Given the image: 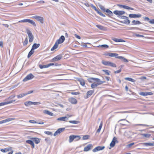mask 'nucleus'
I'll return each mask as SVG.
<instances>
[{"label": "nucleus", "mask_w": 154, "mask_h": 154, "mask_svg": "<svg viewBox=\"0 0 154 154\" xmlns=\"http://www.w3.org/2000/svg\"><path fill=\"white\" fill-rule=\"evenodd\" d=\"M88 81L90 82H92L93 81H95L97 82V83H93L91 85V87L92 88H94L97 86L98 85H101L105 82V81H100L99 79L94 78H90L88 79Z\"/></svg>", "instance_id": "f257e3e1"}, {"label": "nucleus", "mask_w": 154, "mask_h": 154, "mask_svg": "<svg viewBox=\"0 0 154 154\" xmlns=\"http://www.w3.org/2000/svg\"><path fill=\"white\" fill-rule=\"evenodd\" d=\"M119 18L121 19L124 20L123 21H120V22L121 23L128 24H130L131 21L128 20V17L125 16H121L119 17Z\"/></svg>", "instance_id": "f03ea898"}, {"label": "nucleus", "mask_w": 154, "mask_h": 154, "mask_svg": "<svg viewBox=\"0 0 154 154\" xmlns=\"http://www.w3.org/2000/svg\"><path fill=\"white\" fill-rule=\"evenodd\" d=\"M26 32L29 36V42H32L33 40L34 36L31 32L29 30L27 29L26 30Z\"/></svg>", "instance_id": "7ed1b4c3"}, {"label": "nucleus", "mask_w": 154, "mask_h": 154, "mask_svg": "<svg viewBox=\"0 0 154 154\" xmlns=\"http://www.w3.org/2000/svg\"><path fill=\"white\" fill-rule=\"evenodd\" d=\"M75 138L76 139V140H79L80 139V137L79 136L74 135H70L69 137V142L70 143L72 142Z\"/></svg>", "instance_id": "20e7f679"}, {"label": "nucleus", "mask_w": 154, "mask_h": 154, "mask_svg": "<svg viewBox=\"0 0 154 154\" xmlns=\"http://www.w3.org/2000/svg\"><path fill=\"white\" fill-rule=\"evenodd\" d=\"M34 77V76L32 73H30L25 77L23 80V81L26 82L29 80L32 79Z\"/></svg>", "instance_id": "39448f33"}, {"label": "nucleus", "mask_w": 154, "mask_h": 154, "mask_svg": "<svg viewBox=\"0 0 154 154\" xmlns=\"http://www.w3.org/2000/svg\"><path fill=\"white\" fill-rule=\"evenodd\" d=\"M32 18L36 19L37 20L39 21L42 23H43L44 18L42 17L38 16H33Z\"/></svg>", "instance_id": "423d86ee"}, {"label": "nucleus", "mask_w": 154, "mask_h": 154, "mask_svg": "<svg viewBox=\"0 0 154 154\" xmlns=\"http://www.w3.org/2000/svg\"><path fill=\"white\" fill-rule=\"evenodd\" d=\"M113 13L119 17V16H120V15L124 14L125 13V12L123 11L116 10L113 11Z\"/></svg>", "instance_id": "0eeeda50"}, {"label": "nucleus", "mask_w": 154, "mask_h": 154, "mask_svg": "<svg viewBox=\"0 0 154 154\" xmlns=\"http://www.w3.org/2000/svg\"><path fill=\"white\" fill-rule=\"evenodd\" d=\"M91 7L93 8L100 15L103 17H105V15L102 13L100 11L98 10L95 6L94 5L92 4L91 5Z\"/></svg>", "instance_id": "6e6552de"}, {"label": "nucleus", "mask_w": 154, "mask_h": 154, "mask_svg": "<svg viewBox=\"0 0 154 154\" xmlns=\"http://www.w3.org/2000/svg\"><path fill=\"white\" fill-rule=\"evenodd\" d=\"M140 95L143 96H145L148 95H152L153 94L150 92H141L139 93Z\"/></svg>", "instance_id": "1a4fd4ad"}, {"label": "nucleus", "mask_w": 154, "mask_h": 154, "mask_svg": "<svg viewBox=\"0 0 154 154\" xmlns=\"http://www.w3.org/2000/svg\"><path fill=\"white\" fill-rule=\"evenodd\" d=\"M64 40L65 37L64 36L62 35L56 41V43L58 45L59 44L62 43L64 41Z\"/></svg>", "instance_id": "9d476101"}, {"label": "nucleus", "mask_w": 154, "mask_h": 154, "mask_svg": "<svg viewBox=\"0 0 154 154\" xmlns=\"http://www.w3.org/2000/svg\"><path fill=\"white\" fill-rule=\"evenodd\" d=\"M116 142L118 143V141L117 140V138L116 137H115L113 138L112 141L110 144V147H114L115 145Z\"/></svg>", "instance_id": "9b49d317"}, {"label": "nucleus", "mask_w": 154, "mask_h": 154, "mask_svg": "<svg viewBox=\"0 0 154 154\" xmlns=\"http://www.w3.org/2000/svg\"><path fill=\"white\" fill-rule=\"evenodd\" d=\"M71 117L69 115H67L66 116L59 117L57 119V120L62 121H66L68 120L69 117Z\"/></svg>", "instance_id": "f8f14e48"}, {"label": "nucleus", "mask_w": 154, "mask_h": 154, "mask_svg": "<svg viewBox=\"0 0 154 154\" xmlns=\"http://www.w3.org/2000/svg\"><path fill=\"white\" fill-rule=\"evenodd\" d=\"M105 148L104 146H98L96 147L95 148L93 149L92 151L93 152H95L98 151L103 150Z\"/></svg>", "instance_id": "ddd939ff"}, {"label": "nucleus", "mask_w": 154, "mask_h": 154, "mask_svg": "<svg viewBox=\"0 0 154 154\" xmlns=\"http://www.w3.org/2000/svg\"><path fill=\"white\" fill-rule=\"evenodd\" d=\"M64 128H60L58 129L57 131H56L54 134V136H56L57 135L60 134V133L62 132L65 130Z\"/></svg>", "instance_id": "4468645a"}, {"label": "nucleus", "mask_w": 154, "mask_h": 154, "mask_svg": "<svg viewBox=\"0 0 154 154\" xmlns=\"http://www.w3.org/2000/svg\"><path fill=\"white\" fill-rule=\"evenodd\" d=\"M94 92V90H90L88 91L87 93V95L84 97L85 99H87Z\"/></svg>", "instance_id": "2eb2a0df"}, {"label": "nucleus", "mask_w": 154, "mask_h": 154, "mask_svg": "<svg viewBox=\"0 0 154 154\" xmlns=\"http://www.w3.org/2000/svg\"><path fill=\"white\" fill-rule=\"evenodd\" d=\"M14 118H9L7 119L4 120H3L2 121H0V124L4 123L6 122H7L11 121L14 120Z\"/></svg>", "instance_id": "dca6fc26"}, {"label": "nucleus", "mask_w": 154, "mask_h": 154, "mask_svg": "<svg viewBox=\"0 0 154 154\" xmlns=\"http://www.w3.org/2000/svg\"><path fill=\"white\" fill-rule=\"evenodd\" d=\"M15 101V100H11L9 101L5 102L0 103V106H4L6 104L12 103L13 102Z\"/></svg>", "instance_id": "f3484780"}, {"label": "nucleus", "mask_w": 154, "mask_h": 154, "mask_svg": "<svg viewBox=\"0 0 154 154\" xmlns=\"http://www.w3.org/2000/svg\"><path fill=\"white\" fill-rule=\"evenodd\" d=\"M129 16L130 18H139L141 16V15L139 14H129Z\"/></svg>", "instance_id": "a211bd4d"}, {"label": "nucleus", "mask_w": 154, "mask_h": 154, "mask_svg": "<svg viewBox=\"0 0 154 154\" xmlns=\"http://www.w3.org/2000/svg\"><path fill=\"white\" fill-rule=\"evenodd\" d=\"M92 147V145L91 144H89L86 146L84 149V151L87 152L89 151Z\"/></svg>", "instance_id": "6ab92c4d"}, {"label": "nucleus", "mask_w": 154, "mask_h": 154, "mask_svg": "<svg viewBox=\"0 0 154 154\" xmlns=\"http://www.w3.org/2000/svg\"><path fill=\"white\" fill-rule=\"evenodd\" d=\"M62 56L61 55H59L52 59V61L54 62L60 60L62 58Z\"/></svg>", "instance_id": "aec40b11"}, {"label": "nucleus", "mask_w": 154, "mask_h": 154, "mask_svg": "<svg viewBox=\"0 0 154 154\" xmlns=\"http://www.w3.org/2000/svg\"><path fill=\"white\" fill-rule=\"evenodd\" d=\"M31 139L36 144H38L40 141V139L37 137H32Z\"/></svg>", "instance_id": "412c9836"}, {"label": "nucleus", "mask_w": 154, "mask_h": 154, "mask_svg": "<svg viewBox=\"0 0 154 154\" xmlns=\"http://www.w3.org/2000/svg\"><path fill=\"white\" fill-rule=\"evenodd\" d=\"M69 101L72 104H76L77 102L76 100L73 97L69 98Z\"/></svg>", "instance_id": "4be33fe9"}, {"label": "nucleus", "mask_w": 154, "mask_h": 154, "mask_svg": "<svg viewBox=\"0 0 154 154\" xmlns=\"http://www.w3.org/2000/svg\"><path fill=\"white\" fill-rule=\"evenodd\" d=\"M11 150H12V148L11 147H9L4 149H1V151L3 152H5L11 151Z\"/></svg>", "instance_id": "5701e85b"}, {"label": "nucleus", "mask_w": 154, "mask_h": 154, "mask_svg": "<svg viewBox=\"0 0 154 154\" xmlns=\"http://www.w3.org/2000/svg\"><path fill=\"white\" fill-rule=\"evenodd\" d=\"M33 141V140L32 141L31 140H27L26 141V142L30 144L32 146V148H34L35 147V145Z\"/></svg>", "instance_id": "b1692460"}, {"label": "nucleus", "mask_w": 154, "mask_h": 154, "mask_svg": "<svg viewBox=\"0 0 154 154\" xmlns=\"http://www.w3.org/2000/svg\"><path fill=\"white\" fill-rule=\"evenodd\" d=\"M40 45L39 44L35 43L33 45L32 48V49L34 50L35 49L38 48Z\"/></svg>", "instance_id": "393cba45"}, {"label": "nucleus", "mask_w": 154, "mask_h": 154, "mask_svg": "<svg viewBox=\"0 0 154 154\" xmlns=\"http://www.w3.org/2000/svg\"><path fill=\"white\" fill-rule=\"evenodd\" d=\"M122 121H124V122H120V125H126V122H128V121L127 120H126L125 119H124L120 120L119 121V122H121Z\"/></svg>", "instance_id": "a878e982"}, {"label": "nucleus", "mask_w": 154, "mask_h": 154, "mask_svg": "<svg viewBox=\"0 0 154 154\" xmlns=\"http://www.w3.org/2000/svg\"><path fill=\"white\" fill-rule=\"evenodd\" d=\"M43 112L44 114H47L50 116H53V113L50 112L48 110H45L43 111Z\"/></svg>", "instance_id": "bb28decb"}, {"label": "nucleus", "mask_w": 154, "mask_h": 154, "mask_svg": "<svg viewBox=\"0 0 154 154\" xmlns=\"http://www.w3.org/2000/svg\"><path fill=\"white\" fill-rule=\"evenodd\" d=\"M143 144L146 146H154V143H144Z\"/></svg>", "instance_id": "cd10ccee"}, {"label": "nucleus", "mask_w": 154, "mask_h": 154, "mask_svg": "<svg viewBox=\"0 0 154 154\" xmlns=\"http://www.w3.org/2000/svg\"><path fill=\"white\" fill-rule=\"evenodd\" d=\"M112 40L116 42H125L122 39H118L116 38H114L112 39Z\"/></svg>", "instance_id": "c85d7f7f"}, {"label": "nucleus", "mask_w": 154, "mask_h": 154, "mask_svg": "<svg viewBox=\"0 0 154 154\" xmlns=\"http://www.w3.org/2000/svg\"><path fill=\"white\" fill-rule=\"evenodd\" d=\"M110 62L108 61H106L104 60H103L102 61V63L106 66H109V63Z\"/></svg>", "instance_id": "c756f323"}, {"label": "nucleus", "mask_w": 154, "mask_h": 154, "mask_svg": "<svg viewBox=\"0 0 154 154\" xmlns=\"http://www.w3.org/2000/svg\"><path fill=\"white\" fill-rule=\"evenodd\" d=\"M32 102L31 101H28L24 103L25 105L26 106H28L29 105H32Z\"/></svg>", "instance_id": "7c9ffc66"}, {"label": "nucleus", "mask_w": 154, "mask_h": 154, "mask_svg": "<svg viewBox=\"0 0 154 154\" xmlns=\"http://www.w3.org/2000/svg\"><path fill=\"white\" fill-rule=\"evenodd\" d=\"M125 79L126 80H128V81L131 82H135V80L129 77H127L125 78Z\"/></svg>", "instance_id": "2f4dec72"}, {"label": "nucleus", "mask_w": 154, "mask_h": 154, "mask_svg": "<svg viewBox=\"0 0 154 154\" xmlns=\"http://www.w3.org/2000/svg\"><path fill=\"white\" fill-rule=\"evenodd\" d=\"M34 51L33 50L31 49V51L29 52L27 57L29 58L34 53Z\"/></svg>", "instance_id": "473e14b6"}, {"label": "nucleus", "mask_w": 154, "mask_h": 154, "mask_svg": "<svg viewBox=\"0 0 154 154\" xmlns=\"http://www.w3.org/2000/svg\"><path fill=\"white\" fill-rule=\"evenodd\" d=\"M27 22L32 24L34 26H36L35 23L32 20L28 19Z\"/></svg>", "instance_id": "72a5a7b5"}, {"label": "nucleus", "mask_w": 154, "mask_h": 154, "mask_svg": "<svg viewBox=\"0 0 154 154\" xmlns=\"http://www.w3.org/2000/svg\"><path fill=\"white\" fill-rule=\"evenodd\" d=\"M26 95V94L25 93L21 94L18 95H17V97L18 98H20L24 97V96Z\"/></svg>", "instance_id": "f704fd0d"}, {"label": "nucleus", "mask_w": 154, "mask_h": 154, "mask_svg": "<svg viewBox=\"0 0 154 154\" xmlns=\"http://www.w3.org/2000/svg\"><path fill=\"white\" fill-rule=\"evenodd\" d=\"M98 47H101L104 48H109V46L107 45H99L98 46Z\"/></svg>", "instance_id": "c9c22d12"}, {"label": "nucleus", "mask_w": 154, "mask_h": 154, "mask_svg": "<svg viewBox=\"0 0 154 154\" xmlns=\"http://www.w3.org/2000/svg\"><path fill=\"white\" fill-rule=\"evenodd\" d=\"M96 27L98 28L99 29L101 30H105V27L102 26L101 25H97L96 26Z\"/></svg>", "instance_id": "e433bc0d"}, {"label": "nucleus", "mask_w": 154, "mask_h": 154, "mask_svg": "<svg viewBox=\"0 0 154 154\" xmlns=\"http://www.w3.org/2000/svg\"><path fill=\"white\" fill-rule=\"evenodd\" d=\"M132 22L134 25L139 24L141 23L140 21L138 20L136 21L135 20H134L132 21Z\"/></svg>", "instance_id": "4c0bfd02"}, {"label": "nucleus", "mask_w": 154, "mask_h": 154, "mask_svg": "<svg viewBox=\"0 0 154 154\" xmlns=\"http://www.w3.org/2000/svg\"><path fill=\"white\" fill-rule=\"evenodd\" d=\"M58 45L57 43L55 42L53 47L51 48V51H53L56 49L58 47Z\"/></svg>", "instance_id": "58836bf2"}, {"label": "nucleus", "mask_w": 154, "mask_h": 154, "mask_svg": "<svg viewBox=\"0 0 154 154\" xmlns=\"http://www.w3.org/2000/svg\"><path fill=\"white\" fill-rule=\"evenodd\" d=\"M131 132L130 131L125 132L124 133V135L128 137H130Z\"/></svg>", "instance_id": "ea45409f"}, {"label": "nucleus", "mask_w": 154, "mask_h": 154, "mask_svg": "<svg viewBox=\"0 0 154 154\" xmlns=\"http://www.w3.org/2000/svg\"><path fill=\"white\" fill-rule=\"evenodd\" d=\"M98 6L100 8V9L104 12H105L106 10L104 7L102 5H101L99 4L98 5Z\"/></svg>", "instance_id": "a19ab883"}, {"label": "nucleus", "mask_w": 154, "mask_h": 154, "mask_svg": "<svg viewBox=\"0 0 154 154\" xmlns=\"http://www.w3.org/2000/svg\"><path fill=\"white\" fill-rule=\"evenodd\" d=\"M120 60H121L124 62H128V60H127L125 58V57H123L121 56V57H120Z\"/></svg>", "instance_id": "79ce46f5"}, {"label": "nucleus", "mask_w": 154, "mask_h": 154, "mask_svg": "<svg viewBox=\"0 0 154 154\" xmlns=\"http://www.w3.org/2000/svg\"><path fill=\"white\" fill-rule=\"evenodd\" d=\"M102 71L104 72L106 75H110L109 73L110 72L109 70L106 69H103Z\"/></svg>", "instance_id": "37998d69"}, {"label": "nucleus", "mask_w": 154, "mask_h": 154, "mask_svg": "<svg viewBox=\"0 0 154 154\" xmlns=\"http://www.w3.org/2000/svg\"><path fill=\"white\" fill-rule=\"evenodd\" d=\"M39 67L41 69L48 68L47 65H42L41 64H40L39 65Z\"/></svg>", "instance_id": "c03bdc74"}, {"label": "nucleus", "mask_w": 154, "mask_h": 154, "mask_svg": "<svg viewBox=\"0 0 154 154\" xmlns=\"http://www.w3.org/2000/svg\"><path fill=\"white\" fill-rule=\"evenodd\" d=\"M80 84L82 86H84L85 84V83L84 81V80L82 79H81L80 80Z\"/></svg>", "instance_id": "a18cd8bd"}, {"label": "nucleus", "mask_w": 154, "mask_h": 154, "mask_svg": "<svg viewBox=\"0 0 154 154\" xmlns=\"http://www.w3.org/2000/svg\"><path fill=\"white\" fill-rule=\"evenodd\" d=\"M135 144L134 143H132L126 145L127 148H130L132 146H133Z\"/></svg>", "instance_id": "49530a36"}, {"label": "nucleus", "mask_w": 154, "mask_h": 154, "mask_svg": "<svg viewBox=\"0 0 154 154\" xmlns=\"http://www.w3.org/2000/svg\"><path fill=\"white\" fill-rule=\"evenodd\" d=\"M28 40L27 38H25L24 42H23V46H25L28 43Z\"/></svg>", "instance_id": "de8ad7c7"}, {"label": "nucleus", "mask_w": 154, "mask_h": 154, "mask_svg": "<svg viewBox=\"0 0 154 154\" xmlns=\"http://www.w3.org/2000/svg\"><path fill=\"white\" fill-rule=\"evenodd\" d=\"M69 122L71 123L72 124H77L79 123V121H69Z\"/></svg>", "instance_id": "09e8293b"}, {"label": "nucleus", "mask_w": 154, "mask_h": 154, "mask_svg": "<svg viewBox=\"0 0 154 154\" xmlns=\"http://www.w3.org/2000/svg\"><path fill=\"white\" fill-rule=\"evenodd\" d=\"M102 124L100 123L99 125V128L97 130V132L99 133L100 132V130L101 129V128L102 127Z\"/></svg>", "instance_id": "8fccbe9b"}, {"label": "nucleus", "mask_w": 154, "mask_h": 154, "mask_svg": "<svg viewBox=\"0 0 154 154\" xmlns=\"http://www.w3.org/2000/svg\"><path fill=\"white\" fill-rule=\"evenodd\" d=\"M105 12H106L109 14V15L112 14V12L111 11L109 10V9H106Z\"/></svg>", "instance_id": "3c124183"}, {"label": "nucleus", "mask_w": 154, "mask_h": 154, "mask_svg": "<svg viewBox=\"0 0 154 154\" xmlns=\"http://www.w3.org/2000/svg\"><path fill=\"white\" fill-rule=\"evenodd\" d=\"M124 8L128 10H133L134 9L133 8H131L128 6L125 5Z\"/></svg>", "instance_id": "603ef678"}, {"label": "nucleus", "mask_w": 154, "mask_h": 154, "mask_svg": "<svg viewBox=\"0 0 154 154\" xmlns=\"http://www.w3.org/2000/svg\"><path fill=\"white\" fill-rule=\"evenodd\" d=\"M109 66L115 67H116V65L115 63H113L111 62H110Z\"/></svg>", "instance_id": "864d4df0"}, {"label": "nucleus", "mask_w": 154, "mask_h": 154, "mask_svg": "<svg viewBox=\"0 0 154 154\" xmlns=\"http://www.w3.org/2000/svg\"><path fill=\"white\" fill-rule=\"evenodd\" d=\"M44 133L45 134H47L48 135H51V136H52V132L50 131H45L44 132Z\"/></svg>", "instance_id": "5fc2aeb1"}, {"label": "nucleus", "mask_w": 154, "mask_h": 154, "mask_svg": "<svg viewBox=\"0 0 154 154\" xmlns=\"http://www.w3.org/2000/svg\"><path fill=\"white\" fill-rule=\"evenodd\" d=\"M89 136L87 135H85L83 136V139L84 140H86L88 139L89 138Z\"/></svg>", "instance_id": "6e6d98bb"}, {"label": "nucleus", "mask_w": 154, "mask_h": 154, "mask_svg": "<svg viewBox=\"0 0 154 154\" xmlns=\"http://www.w3.org/2000/svg\"><path fill=\"white\" fill-rule=\"evenodd\" d=\"M115 55H114V57H115L116 58H118L119 59H120V57H121V56H119L118 54H116V53H115Z\"/></svg>", "instance_id": "4d7b16f0"}, {"label": "nucleus", "mask_w": 154, "mask_h": 154, "mask_svg": "<svg viewBox=\"0 0 154 154\" xmlns=\"http://www.w3.org/2000/svg\"><path fill=\"white\" fill-rule=\"evenodd\" d=\"M115 53H109L108 54V55L111 57H114Z\"/></svg>", "instance_id": "13d9d810"}, {"label": "nucleus", "mask_w": 154, "mask_h": 154, "mask_svg": "<svg viewBox=\"0 0 154 154\" xmlns=\"http://www.w3.org/2000/svg\"><path fill=\"white\" fill-rule=\"evenodd\" d=\"M80 94V92H71V94L72 95H77L79 94Z\"/></svg>", "instance_id": "bf43d9fd"}, {"label": "nucleus", "mask_w": 154, "mask_h": 154, "mask_svg": "<svg viewBox=\"0 0 154 154\" xmlns=\"http://www.w3.org/2000/svg\"><path fill=\"white\" fill-rule=\"evenodd\" d=\"M143 135L145 137H149L150 136V134H144Z\"/></svg>", "instance_id": "052dcab7"}, {"label": "nucleus", "mask_w": 154, "mask_h": 154, "mask_svg": "<svg viewBox=\"0 0 154 154\" xmlns=\"http://www.w3.org/2000/svg\"><path fill=\"white\" fill-rule=\"evenodd\" d=\"M29 122L30 123H37V122H36L34 120H30L29 121Z\"/></svg>", "instance_id": "680f3d73"}, {"label": "nucleus", "mask_w": 154, "mask_h": 154, "mask_svg": "<svg viewBox=\"0 0 154 154\" xmlns=\"http://www.w3.org/2000/svg\"><path fill=\"white\" fill-rule=\"evenodd\" d=\"M32 105H39L41 104L40 102H32Z\"/></svg>", "instance_id": "e2e57ef3"}, {"label": "nucleus", "mask_w": 154, "mask_h": 154, "mask_svg": "<svg viewBox=\"0 0 154 154\" xmlns=\"http://www.w3.org/2000/svg\"><path fill=\"white\" fill-rule=\"evenodd\" d=\"M121 72V69H120L119 70H117L116 71H115L114 72V73H115V74H116V73H120V72Z\"/></svg>", "instance_id": "0e129e2a"}, {"label": "nucleus", "mask_w": 154, "mask_h": 154, "mask_svg": "<svg viewBox=\"0 0 154 154\" xmlns=\"http://www.w3.org/2000/svg\"><path fill=\"white\" fill-rule=\"evenodd\" d=\"M45 3V2L44 1H39L36 2L37 3H41L43 4Z\"/></svg>", "instance_id": "69168bd1"}, {"label": "nucleus", "mask_w": 154, "mask_h": 154, "mask_svg": "<svg viewBox=\"0 0 154 154\" xmlns=\"http://www.w3.org/2000/svg\"><path fill=\"white\" fill-rule=\"evenodd\" d=\"M135 35L137 37H144V35H139L137 34H135Z\"/></svg>", "instance_id": "338daca9"}, {"label": "nucleus", "mask_w": 154, "mask_h": 154, "mask_svg": "<svg viewBox=\"0 0 154 154\" xmlns=\"http://www.w3.org/2000/svg\"><path fill=\"white\" fill-rule=\"evenodd\" d=\"M149 22L151 24H154V19L151 20Z\"/></svg>", "instance_id": "774afa93"}]
</instances>
